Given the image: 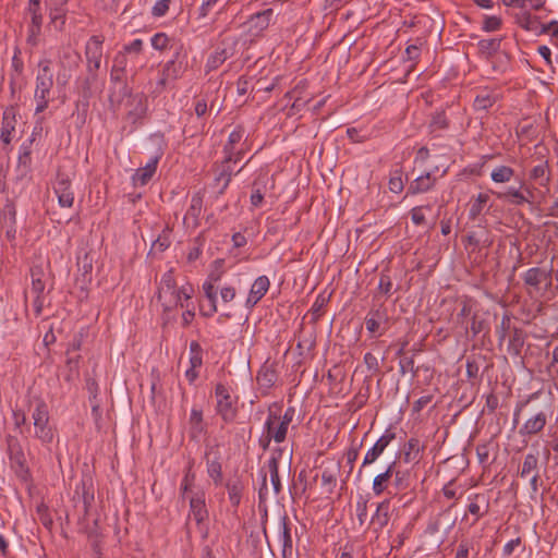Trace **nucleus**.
<instances>
[{
	"instance_id": "nucleus-1",
	"label": "nucleus",
	"mask_w": 558,
	"mask_h": 558,
	"mask_svg": "<svg viewBox=\"0 0 558 558\" xmlns=\"http://www.w3.org/2000/svg\"><path fill=\"white\" fill-rule=\"evenodd\" d=\"M31 420L26 427V436L39 440L44 446L52 444L57 435V429L50 422V413L47 403L44 400H36L29 404Z\"/></svg>"
},
{
	"instance_id": "nucleus-2",
	"label": "nucleus",
	"mask_w": 558,
	"mask_h": 558,
	"mask_svg": "<svg viewBox=\"0 0 558 558\" xmlns=\"http://www.w3.org/2000/svg\"><path fill=\"white\" fill-rule=\"evenodd\" d=\"M50 60H40L36 75V87L34 98L36 101L35 113L45 111L49 104L50 92L53 87V72L50 66Z\"/></svg>"
},
{
	"instance_id": "nucleus-3",
	"label": "nucleus",
	"mask_w": 558,
	"mask_h": 558,
	"mask_svg": "<svg viewBox=\"0 0 558 558\" xmlns=\"http://www.w3.org/2000/svg\"><path fill=\"white\" fill-rule=\"evenodd\" d=\"M49 278V272H47L43 266L36 265L31 268V293L34 295L33 307L36 316L41 315L43 308L47 302L49 292L46 293L45 291ZM52 287L48 291H50Z\"/></svg>"
},
{
	"instance_id": "nucleus-4",
	"label": "nucleus",
	"mask_w": 558,
	"mask_h": 558,
	"mask_svg": "<svg viewBox=\"0 0 558 558\" xmlns=\"http://www.w3.org/2000/svg\"><path fill=\"white\" fill-rule=\"evenodd\" d=\"M288 428L287 425L281 423L280 413L270 409L264 424V436L259 439L260 446L267 449L271 440L277 444L283 442L287 438Z\"/></svg>"
},
{
	"instance_id": "nucleus-5",
	"label": "nucleus",
	"mask_w": 558,
	"mask_h": 558,
	"mask_svg": "<svg viewBox=\"0 0 558 558\" xmlns=\"http://www.w3.org/2000/svg\"><path fill=\"white\" fill-rule=\"evenodd\" d=\"M125 102V119L132 124L142 123L148 111V99L144 93H133L124 96Z\"/></svg>"
},
{
	"instance_id": "nucleus-6",
	"label": "nucleus",
	"mask_w": 558,
	"mask_h": 558,
	"mask_svg": "<svg viewBox=\"0 0 558 558\" xmlns=\"http://www.w3.org/2000/svg\"><path fill=\"white\" fill-rule=\"evenodd\" d=\"M104 37L93 35L85 45L86 70L93 80L101 66Z\"/></svg>"
},
{
	"instance_id": "nucleus-7",
	"label": "nucleus",
	"mask_w": 558,
	"mask_h": 558,
	"mask_svg": "<svg viewBox=\"0 0 558 558\" xmlns=\"http://www.w3.org/2000/svg\"><path fill=\"white\" fill-rule=\"evenodd\" d=\"M217 399L216 411L226 423H231L236 416V408L231 398L230 390L223 384H217L215 388Z\"/></svg>"
},
{
	"instance_id": "nucleus-8",
	"label": "nucleus",
	"mask_w": 558,
	"mask_h": 558,
	"mask_svg": "<svg viewBox=\"0 0 558 558\" xmlns=\"http://www.w3.org/2000/svg\"><path fill=\"white\" fill-rule=\"evenodd\" d=\"M193 287L190 284L180 288L174 287L170 290L168 296H157L161 302L165 312H169L175 307H184L187 302H191L193 294Z\"/></svg>"
},
{
	"instance_id": "nucleus-9",
	"label": "nucleus",
	"mask_w": 558,
	"mask_h": 558,
	"mask_svg": "<svg viewBox=\"0 0 558 558\" xmlns=\"http://www.w3.org/2000/svg\"><path fill=\"white\" fill-rule=\"evenodd\" d=\"M110 94L109 99L111 104L117 102L120 105L126 94H130L132 89L126 82V71L123 70H110Z\"/></svg>"
},
{
	"instance_id": "nucleus-10",
	"label": "nucleus",
	"mask_w": 558,
	"mask_h": 558,
	"mask_svg": "<svg viewBox=\"0 0 558 558\" xmlns=\"http://www.w3.org/2000/svg\"><path fill=\"white\" fill-rule=\"evenodd\" d=\"M73 498L82 502L84 515H87L94 502V484L88 473H84L81 481L76 484Z\"/></svg>"
},
{
	"instance_id": "nucleus-11",
	"label": "nucleus",
	"mask_w": 558,
	"mask_h": 558,
	"mask_svg": "<svg viewBox=\"0 0 558 558\" xmlns=\"http://www.w3.org/2000/svg\"><path fill=\"white\" fill-rule=\"evenodd\" d=\"M395 438H396L395 433H392L390 430H386L376 440V442L367 450V452L364 456L361 468H364L366 465H371V464L375 463ZM359 472L361 473L362 469H360Z\"/></svg>"
},
{
	"instance_id": "nucleus-12",
	"label": "nucleus",
	"mask_w": 558,
	"mask_h": 558,
	"mask_svg": "<svg viewBox=\"0 0 558 558\" xmlns=\"http://www.w3.org/2000/svg\"><path fill=\"white\" fill-rule=\"evenodd\" d=\"M162 151H158L151 156L145 166L138 168L132 175V183L135 187L146 185L155 175Z\"/></svg>"
},
{
	"instance_id": "nucleus-13",
	"label": "nucleus",
	"mask_w": 558,
	"mask_h": 558,
	"mask_svg": "<svg viewBox=\"0 0 558 558\" xmlns=\"http://www.w3.org/2000/svg\"><path fill=\"white\" fill-rule=\"evenodd\" d=\"M220 280L219 274H209L203 283V291L208 301V310L201 307V314L205 317H211L217 312V288L216 282Z\"/></svg>"
},
{
	"instance_id": "nucleus-14",
	"label": "nucleus",
	"mask_w": 558,
	"mask_h": 558,
	"mask_svg": "<svg viewBox=\"0 0 558 558\" xmlns=\"http://www.w3.org/2000/svg\"><path fill=\"white\" fill-rule=\"evenodd\" d=\"M391 517V501L384 499L376 505L375 511L369 520V527L379 534L389 523Z\"/></svg>"
},
{
	"instance_id": "nucleus-15",
	"label": "nucleus",
	"mask_w": 558,
	"mask_h": 558,
	"mask_svg": "<svg viewBox=\"0 0 558 558\" xmlns=\"http://www.w3.org/2000/svg\"><path fill=\"white\" fill-rule=\"evenodd\" d=\"M517 185H509L504 191L496 192L497 198L517 207L525 205L526 199L523 196L524 179H517Z\"/></svg>"
},
{
	"instance_id": "nucleus-16",
	"label": "nucleus",
	"mask_w": 558,
	"mask_h": 558,
	"mask_svg": "<svg viewBox=\"0 0 558 558\" xmlns=\"http://www.w3.org/2000/svg\"><path fill=\"white\" fill-rule=\"evenodd\" d=\"M437 171H438V167H435L434 170L427 171V172L418 175L414 180H412L409 183L407 194L408 195H416V194H422V193H426V192L430 191L437 181V177H436Z\"/></svg>"
},
{
	"instance_id": "nucleus-17",
	"label": "nucleus",
	"mask_w": 558,
	"mask_h": 558,
	"mask_svg": "<svg viewBox=\"0 0 558 558\" xmlns=\"http://www.w3.org/2000/svg\"><path fill=\"white\" fill-rule=\"evenodd\" d=\"M206 471L216 486L222 483V465L220 453L214 447H207L205 450Z\"/></svg>"
},
{
	"instance_id": "nucleus-18",
	"label": "nucleus",
	"mask_w": 558,
	"mask_h": 558,
	"mask_svg": "<svg viewBox=\"0 0 558 558\" xmlns=\"http://www.w3.org/2000/svg\"><path fill=\"white\" fill-rule=\"evenodd\" d=\"M54 194L61 207L70 208L74 203V193L71 189V181L68 177L59 174L53 185Z\"/></svg>"
},
{
	"instance_id": "nucleus-19",
	"label": "nucleus",
	"mask_w": 558,
	"mask_h": 558,
	"mask_svg": "<svg viewBox=\"0 0 558 558\" xmlns=\"http://www.w3.org/2000/svg\"><path fill=\"white\" fill-rule=\"evenodd\" d=\"M189 519H193L198 526L208 519V510L205 502L204 492H197L191 496Z\"/></svg>"
},
{
	"instance_id": "nucleus-20",
	"label": "nucleus",
	"mask_w": 558,
	"mask_h": 558,
	"mask_svg": "<svg viewBox=\"0 0 558 558\" xmlns=\"http://www.w3.org/2000/svg\"><path fill=\"white\" fill-rule=\"evenodd\" d=\"M279 542L281 543V555L283 558H291L293 555V541L291 535L290 521L287 514L280 517L278 522Z\"/></svg>"
},
{
	"instance_id": "nucleus-21",
	"label": "nucleus",
	"mask_w": 558,
	"mask_h": 558,
	"mask_svg": "<svg viewBox=\"0 0 558 558\" xmlns=\"http://www.w3.org/2000/svg\"><path fill=\"white\" fill-rule=\"evenodd\" d=\"M214 172L215 185L219 187L218 193L223 194L231 182L232 175L234 174L231 162L223 158L221 162L215 165Z\"/></svg>"
},
{
	"instance_id": "nucleus-22",
	"label": "nucleus",
	"mask_w": 558,
	"mask_h": 558,
	"mask_svg": "<svg viewBox=\"0 0 558 558\" xmlns=\"http://www.w3.org/2000/svg\"><path fill=\"white\" fill-rule=\"evenodd\" d=\"M234 45L235 41L232 40L230 45H228L227 40L221 43V46L218 47L207 59L206 68L208 71H213L218 69L226 60L231 58L234 53Z\"/></svg>"
},
{
	"instance_id": "nucleus-23",
	"label": "nucleus",
	"mask_w": 558,
	"mask_h": 558,
	"mask_svg": "<svg viewBox=\"0 0 558 558\" xmlns=\"http://www.w3.org/2000/svg\"><path fill=\"white\" fill-rule=\"evenodd\" d=\"M186 69V56L182 53V49L178 48L173 54V58L169 60L162 68L165 76L170 80L179 78Z\"/></svg>"
},
{
	"instance_id": "nucleus-24",
	"label": "nucleus",
	"mask_w": 558,
	"mask_h": 558,
	"mask_svg": "<svg viewBox=\"0 0 558 558\" xmlns=\"http://www.w3.org/2000/svg\"><path fill=\"white\" fill-rule=\"evenodd\" d=\"M270 287V281L267 276H259L253 282L247 299L245 301V306L247 308L254 307L267 293Z\"/></svg>"
},
{
	"instance_id": "nucleus-25",
	"label": "nucleus",
	"mask_w": 558,
	"mask_h": 558,
	"mask_svg": "<svg viewBox=\"0 0 558 558\" xmlns=\"http://www.w3.org/2000/svg\"><path fill=\"white\" fill-rule=\"evenodd\" d=\"M68 2L69 0H49L48 2L50 23L60 31L63 29L66 22Z\"/></svg>"
},
{
	"instance_id": "nucleus-26",
	"label": "nucleus",
	"mask_w": 558,
	"mask_h": 558,
	"mask_svg": "<svg viewBox=\"0 0 558 558\" xmlns=\"http://www.w3.org/2000/svg\"><path fill=\"white\" fill-rule=\"evenodd\" d=\"M35 134V132H33ZM34 142V135H32L31 138L25 141L19 149V157H17V171L22 175H26L31 171L32 167V146Z\"/></svg>"
},
{
	"instance_id": "nucleus-27",
	"label": "nucleus",
	"mask_w": 558,
	"mask_h": 558,
	"mask_svg": "<svg viewBox=\"0 0 558 558\" xmlns=\"http://www.w3.org/2000/svg\"><path fill=\"white\" fill-rule=\"evenodd\" d=\"M546 423L547 415L545 412L541 411L525 421V423L520 427L519 434L520 436L535 435L543 430Z\"/></svg>"
},
{
	"instance_id": "nucleus-28",
	"label": "nucleus",
	"mask_w": 558,
	"mask_h": 558,
	"mask_svg": "<svg viewBox=\"0 0 558 558\" xmlns=\"http://www.w3.org/2000/svg\"><path fill=\"white\" fill-rule=\"evenodd\" d=\"M15 110L13 108H7L3 112L2 117V126L0 133V140L4 144H10L12 142L13 135L15 133Z\"/></svg>"
},
{
	"instance_id": "nucleus-29",
	"label": "nucleus",
	"mask_w": 558,
	"mask_h": 558,
	"mask_svg": "<svg viewBox=\"0 0 558 558\" xmlns=\"http://www.w3.org/2000/svg\"><path fill=\"white\" fill-rule=\"evenodd\" d=\"M226 488L230 504L232 507L238 508L245 490L244 482L241 477L234 476L226 482Z\"/></svg>"
},
{
	"instance_id": "nucleus-30",
	"label": "nucleus",
	"mask_w": 558,
	"mask_h": 558,
	"mask_svg": "<svg viewBox=\"0 0 558 558\" xmlns=\"http://www.w3.org/2000/svg\"><path fill=\"white\" fill-rule=\"evenodd\" d=\"M396 461L390 462L386 470L379 474H377L373 480L372 490L375 496L383 495L392 480L393 476V469L396 466Z\"/></svg>"
},
{
	"instance_id": "nucleus-31",
	"label": "nucleus",
	"mask_w": 558,
	"mask_h": 558,
	"mask_svg": "<svg viewBox=\"0 0 558 558\" xmlns=\"http://www.w3.org/2000/svg\"><path fill=\"white\" fill-rule=\"evenodd\" d=\"M203 197L197 193L191 197L190 206L184 215L183 221L187 227H197L202 214Z\"/></svg>"
},
{
	"instance_id": "nucleus-32",
	"label": "nucleus",
	"mask_w": 558,
	"mask_h": 558,
	"mask_svg": "<svg viewBox=\"0 0 558 558\" xmlns=\"http://www.w3.org/2000/svg\"><path fill=\"white\" fill-rule=\"evenodd\" d=\"M282 456L281 450L272 453L267 461V468L269 471L270 483L272 485L275 496H278L282 490V485L279 476V460Z\"/></svg>"
},
{
	"instance_id": "nucleus-33",
	"label": "nucleus",
	"mask_w": 558,
	"mask_h": 558,
	"mask_svg": "<svg viewBox=\"0 0 558 558\" xmlns=\"http://www.w3.org/2000/svg\"><path fill=\"white\" fill-rule=\"evenodd\" d=\"M272 15V9H266L251 15L247 21L250 31L255 32V34L265 31L269 26Z\"/></svg>"
},
{
	"instance_id": "nucleus-34",
	"label": "nucleus",
	"mask_w": 558,
	"mask_h": 558,
	"mask_svg": "<svg viewBox=\"0 0 558 558\" xmlns=\"http://www.w3.org/2000/svg\"><path fill=\"white\" fill-rule=\"evenodd\" d=\"M525 331L522 328L513 327L509 337L507 352L513 357H520L525 343Z\"/></svg>"
},
{
	"instance_id": "nucleus-35",
	"label": "nucleus",
	"mask_w": 558,
	"mask_h": 558,
	"mask_svg": "<svg viewBox=\"0 0 558 558\" xmlns=\"http://www.w3.org/2000/svg\"><path fill=\"white\" fill-rule=\"evenodd\" d=\"M529 179L542 187H547L550 182V170L547 161L534 166L529 173Z\"/></svg>"
},
{
	"instance_id": "nucleus-36",
	"label": "nucleus",
	"mask_w": 558,
	"mask_h": 558,
	"mask_svg": "<svg viewBox=\"0 0 558 558\" xmlns=\"http://www.w3.org/2000/svg\"><path fill=\"white\" fill-rule=\"evenodd\" d=\"M423 446L417 438H410L402 448V459L405 463H416L421 459Z\"/></svg>"
},
{
	"instance_id": "nucleus-37",
	"label": "nucleus",
	"mask_w": 558,
	"mask_h": 558,
	"mask_svg": "<svg viewBox=\"0 0 558 558\" xmlns=\"http://www.w3.org/2000/svg\"><path fill=\"white\" fill-rule=\"evenodd\" d=\"M189 434L191 439H198L205 433L206 426L203 421V412L201 409L193 408L191 410Z\"/></svg>"
},
{
	"instance_id": "nucleus-38",
	"label": "nucleus",
	"mask_w": 558,
	"mask_h": 558,
	"mask_svg": "<svg viewBox=\"0 0 558 558\" xmlns=\"http://www.w3.org/2000/svg\"><path fill=\"white\" fill-rule=\"evenodd\" d=\"M550 271L538 267H533L524 272L523 281L526 286L538 288L543 281L550 279Z\"/></svg>"
},
{
	"instance_id": "nucleus-39",
	"label": "nucleus",
	"mask_w": 558,
	"mask_h": 558,
	"mask_svg": "<svg viewBox=\"0 0 558 558\" xmlns=\"http://www.w3.org/2000/svg\"><path fill=\"white\" fill-rule=\"evenodd\" d=\"M388 320V316L386 311L383 310H373L368 313L365 318L366 329L371 333H376L380 329L381 323H386Z\"/></svg>"
},
{
	"instance_id": "nucleus-40",
	"label": "nucleus",
	"mask_w": 558,
	"mask_h": 558,
	"mask_svg": "<svg viewBox=\"0 0 558 558\" xmlns=\"http://www.w3.org/2000/svg\"><path fill=\"white\" fill-rule=\"evenodd\" d=\"M538 462H539L538 452H535V453L530 452V453L525 454L521 470L519 472L520 476L527 477L535 473L538 474L539 473Z\"/></svg>"
},
{
	"instance_id": "nucleus-41",
	"label": "nucleus",
	"mask_w": 558,
	"mask_h": 558,
	"mask_svg": "<svg viewBox=\"0 0 558 558\" xmlns=\"http://www.w3.org/2000/svg\"><path fill=\"white\" fill-rule=\"evenodd\" d=\"M449 121L446 117L445 111H436L433 113L430 122L428 124L429 132L435 136H439L440 132L447 130Z\"/></svg>"
},
{
	"instance_id": "nucleus-42",
	"label": "nucleus",
	"mask_w": 558,
	"mask_h": 558,
	"mask_svg": "<svg viewBox=\"0 0 558 558\" xmlns=\"http://www.w3.org/2000/svg\"><path fill=\"white\" fill-rule=\"evenodd\" d=\"M514 173L515 172L513 168L499 165L492 170L490 179L495 183H508L514 177Z\"/></svg>"
},
{
	"instance_id": "nucleus-43",
	"label": "nucleus",
	"mask_w": 558,
	"mask_h": 558,
	"mask_svg": "<svg viewBox=\"0 0 558 558\" xmlns=\"http://www.w3.org/2000/svg\"><path fill=\"white\" fill-rule=\"evenodd\" d=\"M245 130L242 125H238L228 137L227 143L223 146L222 153L223 155H228V158H230L232 154V149L236 147L238 144H240L244 137Z\"/></svg>"
},
{
	"instance_id": "nucleus-44",
	"label": "nucleus",
	"mask_w": 558,
	"mask_h": 558,
	"mask_svg": "<svg viewBox=\"0 0 558 558\" xmlns=\"http://www.w3.org/2000/svg\"><path fill=\"white\" fill-rule=\"evenodd\" d=\"M257 384L263 388H270L277 380L276 372L269 366H263L256 375Z\"/></svg>"
},
{
	"instance_id": "nucleus-45",
	"label": "nucleus",
	"mask_w": 558,
	"mask_h": 558,
	"mask_svg": "<svg viewBox=\"0 0 558 558\" xmlns=\"http://www.w3.org/2000/svg\"><path fill=\"white\" fill-rule=\"evenodd\" d=\"M517 23L520 25V27L530 32H537L539 25L538 19L529 12L519 14L517 16Z\"/></svg>"
},
{
	"instance_id": "nucleus-46",
	"label": "nucleus",
	"mask_w": 558,
	"mask_h": 558,
	"mask_svg": "<svg viewBox=\"0 0 558 558\" xmlns=\"http://www.w3.org/2000/svg\"><path fill=\"white\" fill-rule=\"evenodd\" d=\"M340 469V464H337L336 470L325 469L322 473V484L326 487L328 494H332L337 485V472Z\"/></svg>"
},
{
	"instance_id": "nucleus-47",
	"label": "nucleus",
	"mask_w": 558,
	"mask_h": 558,
	"mask_svg": "<svg viewBox=\"0 0 558 558\" xmlns=\"http://www.w3.org/2000/svg\"><path fill=\"white\" fill-rule=\"evenodd\" d=\"M177 287L175 280L173 278V274L171 270L165 272L161 277L157 296H168L171 289Z\"/></svg>"
},
{
	"instance_id": "nucleus-48",
	"label": "nucleus",
	"mask_w": 558,
	"mask_h": 558,
	"mask_svg": "<svg viewBox=\"0 0 558 558\" xmlns=\"http://www.w3.org/2000/svg\"><path fill=\"white\" fill-rule=\"evenodd\" d=\"M355 512L360 526H363L368 518V498L359 496L355 504Z\"/></svg>"
},
{
	"instance_id": "nucleus-49",
	"label": "nucleus",
	"mask_w": 558,
	"mask_h": 558,
	"mask_svg": "<svg viewBox=\"0 0 558 558\" xmlns=\"http://www.w3.org/2000/svg\"><path fill=\"white\" fill-rule=\"evenodd\" d=\"M203 364V349L197 341L190 343V367L198 368Z\"/></svg>"
},
{
	"instance_id": "nucleus-50",
	"label": "nucleus",
	"mask_w": 558,
	"mask_h": 558,
	"mask_svg": "<svg viewBox=\"0 0 558 558\" xmlns=\"http://www.w3.org/2000/svg\"><path fill=\"white\" fill-rule=\"evenodd\" d=\"M171 244L170 232L165 230L153 242L150 252L153 253H162L166 251Z\"/></svg>"
},
{
	"instance_id": "nucleus-51",
	"label": "nucleus",
	"mask_w": 558,
	"mask_h": 558,
	"mask_svg": "<svg viewBox=\"0 0 558 558\" xmlns=\"http://www.w3.org/2000/svg\"><path fill=\"white\" fill-rule=\"evenodd\" d=\"M501 40V38L482 39L478 41L480 50L488 56H492L499 50Z\"/></svg>"
},
{
	"instance_id": "nucleus-52",
	"label": "nucleus",
	"mask_w": 558,
	"mask_h": 558,
	"mask_svg": "<svg viewBox=\"0 0 558 558\" xmlns=\"http://www.w3.org/2000/svg\"><path fill=\"white\" fill-rule=\"evenodd\" d=\"M509 332H512L511 316L506 313L501 318L500 325L496 329V333L500 344L505 341Z\"/></svg>"
},
{
	"instance_id": "nucleus-53",
	"label": "nucleus",
	"mask_w": 558,
	"mask_h": 558,
	"mask_svg": "<svg viewBox=\"0 0 558 558\" xmlns=\"http://www.w3.org/2000/svg\"><path fill=\"white\" fill-rule=\"evenodd\" d=\"M378 290L386 298L391 296L392 293L397 291V289H393V283H392V280L389 275H387L385 272L380 274L379 282H378Z\"/></svg>"
},
{
	"instance_id": "nucleus-54",
	"label": "nucleus",
	"mask_w": 558,
	"mask_h": 558,
	"mask_svg": "<svg viewBox=\"0 0 558 558\" xmlns=\"http://www.w3.org/2000/svg\"><path fill=\"white\" fill-rule=\"evenodd\" d=\"M488 201H489V195L488 194H486V193L477 194L476 198L474 199V202L471 205L470 216L472 218L477 217L482 213L484 206L486 205V203Z\"/></svg>"
},
{
	"instance_id": "nucleus-55",
	"label": "nucleus",
	"mask_w": 558,
	"mask_h": 558,
	"mask_svg": "<svg viewBox=\"0 0 558 558\" xmlns=\"http://www.w3.org/2000/svg\"><path fill=\"white\" fill-rule=\"evenodd\" d=\"M43 24L29 23L27 26L26 43L32 47H36L39 44V37L41 34Z\"/></svg>"
},
{
	"instance_id": "nucleus-56",
	"label": "nucleus",
	"mask_w": 558,
	"mask_h": 558,
	"mask_svg": "<svg viewBox=\"0 0 558 558\" xmlns=\"http://www.w3.org/2000/svg\"><path fill=\"white\" fill-rule=\"evenodd\" d=\"M204 240L201 235L196 236L187 253V260L193 263L199 258L203 253Z\"/></svg>"
},
{
	"instance_id": "nucleus-57",
	"label": "nucleus",
	"mask_w": 558,
	"mask_h": 558,
	"mask_svg": "<svg viewBox=\"0 0 558 558\" xmlns=\"http://www.w3.org/2000/svg\"><path fill=\"white\" fill-rule=\"evenodd\" d=\"M86 389L88 391L89 399L92 401V409H93V411H97L99 408V404L95 401L97 399V396L99 392V386H98L97 381L92 377H87L86 378Z\"/></svg>"
},
{
	"instance_id": "nucleus-58",
	"label": "nucleus",
	"mask_w": 558,
	"mask_h": 558,
	"mask_svg": "<svg viewBox=\"0 0 558 558\" xmlns=\"http://www.w3.org/2000/svg\"><path fill=\"white\" fill-rule=\"evenodd\" d=\"M502 25V21L499 16L496 15H486L483 20L482 29L484 32H496L500 29Z\"/></svg>"
},
{
	"instance_id": "nucleus-59",
	"label": "nucleus",
	"mask_w": 558,
	"mask_h": 558,
	"mask_svg": "<svg viewBox=\"0 0 558 558\" xmlns=\"http://www.w3.org/2000/svg\"><path fill=\"white\" fill-rule=\"evenodd\" d=\"M13 424L21 435H26L25 427L27 424V418L25 413L22 410L13 411Z\"/></svg>"
},
{
	"instance_id": "nucleus-60",
	"label": "nucleus",
	"mask_w": 558,
	"mask_h": 558,
	"mask_svg": "<svg viewBox=\"0 0 558 558\" xmlns=\"http://www.w3.org/2000/svg\"><path fill=\"white\" fill-rule=\"evenodd\" d=\"M495 102V99L488 94L477 95L474 99V108L476 110H487Z\"/></svg>"
},
{
	"instance_id": "nucleus-61",
	"label": "nucleus",
	"mask_w": 558,
	"mask_h": 558,
	"mask_svg": "<svg viewBox=\"0 0 558 558\" xmlns=\"http://www.w3.org/2000/svg\"><path fill=\"white\" fill-rule=\"evenodd\" d=\"M400 373L404 375L405 373H412V376H416L418 368L414 365L413 357H403L399 361Z\"/></svg>"
},
{
	"instance_id": "nucleus-62",
	"label": "nucleus",
	"mask_w": 558,
	"mask_h": 558,
	"mask_svg": "<svg viewBox=\"0 0 558 558\" xmlns=\"http://www.w3.org/2000/svg\"><path fill=\"white\" fill-rule=\"evenodd\" d=\"M250 201H251L252 206H254V207H259L263 204L264 192L262 191L258 181H255L253 184V191H252Z\"/></svg>"
},
{
	"instance_id": "nucleus-63",
	"label": "nucleus",
	"mask_w": 558,
	"mask_h": 558,
	"mask_svg": "<svg viewBox=\"0 0 558 558\" xmlns=\"http://www.w3.org/2000/svg\"><path fill=\"white\" fill-rule=\"evenodd\" d=\"M442 494L447 499H459L463 490L459 489L453 482H449L442 487Z\"/></svg>"
},
{
	"instance_id": "nucleus-64",
	"label": "nucleus",
	"mask_w": 558,
	"mask_h": 558,
	"mask_svg": "<svg viewBox=\"0 0 558 558\" xmlns=\"http://www.w3.org/2000/svg\"><path fill=\"white\" fill-rule=\"evenodd\" d=\"M151 46L156 50L166 49L169 44V37L165 33H157L150 39Z\"/></svg>"
}]
</instances>
